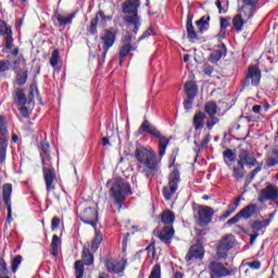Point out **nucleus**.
Returning <instances> with one entry per match:
<instances>
[{
    "instance_id": "nucleus-1",
    "label": "nucleus",
    "mask_w": 278,
    "mask_h": 278,
    "mask_svg": "<svg viewBox=\"0 0 278 278\" xmlns=\"http://www.w3.org/2000/svg\"><path fill=\"white\" fill-rule=\"evenodd\" d=\"M135 157L139 164V173H142L146 177H153L157 173V154L153 149L138 147L135 151Z\"/></svg>"
},
{
    "instance_id": "nucleus-2",
    "label": "nucleus",
    "mask_w": 278,
    "mask_h": 278,
    "mask_svg": "<svg viewBox=\"0 0 278 278\" xmlns=\"http://www.w3.org/2000/svg\"><path fill=\"white\" fill-rule=\"evenodd\" d=\"M128 194H131L129 182L125 181L123 178H116L110 188V197L113 199L118 210L123 208V203H125Z\"/></svg>"
},
{
    "instance_id": "nucleus-3",
    "label": "nucleus",
    "mask_w": 278,
    "mask_h": 278,
    "mask_svg": "<svg viewBox=\"0 0 278 278\" xmlns=\"http://www.w3.org/2000/svg\"><path fill=\"white\" fill-rule=\"evenodd\" d=\"M138 8H140V0H126L123 9L124 13L128 14L125 17L128 29H132L135 36L140 29V16H138Z\"/></svg>"
},
{
    "instance_id": "nucleus-4",
    "label": "nucleus",
    "mask_w": 278,
    "mask_h": 278,
    "mask_svg": "<svg viewBox=\"0 0 278 278\" xmlns=\"http://www.w3.org/2000/svg\"><path fill=\"white\" fill-rule=\"evenodd\" d=\"M142 131H146V134H150V136H154V138H159V156L164 157V155H166V149L170 141L166 137H162L160 130H157V128L151 125V123H149V121L147 119L139 127L137 136L142 135Z\"/></svg>"
},
{
    "instance_id": "nucleus-5",
    "label": "nucleus",
    "mask_w": 278,
    "mask_h": 278,
    "mask_svg": "<svg viewBox=\"0 0 278 278\" xmlns=\"http://www.w3.org/2000/svg\"><path fill=\"white\" fill-rule=\"evenodd\" d=\"M192 14H188L187 16V37L189 40H197V34H203V31H207L210 27V15L202 16L199 21L195 22L198 27V31L194 30V26L192 25Z\"/></svg>"
},
{
    "instance_id": "nucleus-6",
    "label": "nucleus",
    "mask_w": 278,
    "mask_h": 278,
    "mask_svg": "<svg viewBox=\"0 0 278 278\" xmlns=\"http://www.w3.org/2000/svg\"><path fill=\"white\" fill-rule=\"evenodd\" d=\"M179 181H181V178L179 176V169L175 168L168 177V184L163 188V197L165 201H170L178 188H179Z\"/></svg>"
},
{
    "instance_id": "nucleus-7",
    "label": "nucleus",
    "mask_w": 278,
    "mask_h": 278,
    "mask_svg": "<svg viewBox=\"0 0 278 278\" xmlns=\"http://www.w3.org/2000/svg\"><path fill=\"white\" fill-rule=\"evenodd\" d=\"M84 264L92 266L94 264V256L90 253V249L84 247L81 252V261H76L74 264L76 278H84Z\"/></svg>"
},
{
    "instance_id": "nucleus-8",
    "label": "nucleus",
    "mask_w": 278,
    "mask_h": 278,
    "mask_svg": "<svg viewBox=\"0 0 278 278\" xmlns=\"http://www.w3.org/2000/svg\"><path fill=\"white\" fill-rule=\"evenodd\" d=\"M0 36H5L2 53H9L11 49H14V37H12V27L8 26V24L3 20H0Z\"/></svg>"
},
{
    "instance_id": "nucleus-9",
    "label": "nucleus",
    "mask_w": 278,
    "mask_h": 278,
    "mask_svg": "<svg viewBox=\"0 0 278 278\" xmlns=\"http://www.w3.org/2000/svg\"><path fill=\"white\" fill-rule=\"evenodd\" d=\"M233 244H236V237H233V235H228L224 237L219 241V245L217 247L218 260H227V255L230 249H233Z\"/></svg>"
},
{
    "instance_id": "nucleus-10",
    "label": "nucleus",
    "mask_w": 278,
    "mask_h": 278,
    "mask_svg": "<svg viewBox=\"0 0 278 278\" xmlns=\"http://www.w3.org/2000/svg\"><path fill=\"white\" fill-rule=\"evenodd\" d=\"M208 273L211 278L231 277V269L227 268L223 263L213 261L208 264Z\"/></svg>"
},
{
    "instance_id": "nucleus-11",
    "label": "nucleus",
    "mask_w": 278,
    "mask_h": 278,
    "mask_svg": "<svg viewBox=\"0 0 278 278\" xmlns=\"http://www.w3.org/2000/svg\"><path fill=\"white\" fill-rule=\"evenodd\" d=\"M8 153V127L3 122V117L0 116V164L5 162V155Z\"/></svg>"
},
{
    "instance_id": "nucleus-12",
    "label": "nucleus",
    "mask_w": 278,
    "mask_h": 278,
    "mask_svg": "<svg viewBox=\"0 0 278 278\" xmlns=\"http://www.w3.org/2000/svg\"><path fill=\"white\" fill-rule=\"evenodd\" d=\"M266 201H275L278 206V188L275 185H267L258 194V202L266 203Z\"/></svg>"
},
{
    "instance_id": "nucleus-13",
    "label": "nucleus",
    "mask_w": 278,
    "mask_h": 278,
    "mask_svg": "<svg viewBox=\"0 0 278 278\" xmlns=\"http://www.w3.org/2000/svg\"><path fill=\"white\" fill-rule=\"evenodd\" d=\"M198 214V225L200 227H207L214 218V210L210 206H200L197 211Z\"/></svg>"
},
{
    "instance_id": "nucleus-14",
    "label": "nucleus",
    "mask_w": 278,
    "mask_h": 278,
    "mask_svg": "<svg viewBox=\"0 0 278 278\" xmlns=\"http://www.w3.org/2000/svg\"><path fill=\"white\" fill-rule=\"evenodd\" d=\"M100 40L103 49L102 59L105 60L108 52L114 47V42H116V34L105 29Z\"/></svg>"
},
{
    "instance_id": "nucleus-15",
    "label": "nucleus",
    "mask_w": 278,
    "mask_h": 278,
    "mask_svg": "<svg viewBox=\"0 0 278 278\" xmlns=\"http://www.w3.org/2000/svg\"><path fill=\"white\" fill-rule=\"evenodd\" d=\"M42 175L46 190L49 194V192H53V190H55V186H58V174H55V168H45Z\"/></svg>"
},
{
    "instance_id": "nucleus-16",
    "label": "nucleus",
    "mask_w": 278,
    "mask_h": 278,
    "mask_svg": "<svg viewBox=\"0 0 278 278\" xmlns=\"http://www.w3.org/2000/svg\"><path fill=\"white\" fill-rule=\"evenodd\" d=\"M80 220H83L85 225H91V227L96 229L97 223H99V213L92 207L85 208L80 214Z\"/></svg>"
},
{
    "instance_id": "nucleus-17",
    "label": "nucleus",
    "mask_w": 278,
    "mask_h": 278,
    "mask_svg": "<svg viewBox=\"0 0 278 278\" xmlns=\"http://www.w3.org/2000/svg\"><path fill=\"white\" fill-rule=\"evenodd\" d=\"M238 166H255L257 164V160L249 150L241 149L238 154Z\"/></svg>"
},
{
    "instance_id": "nucleus-18",
    "label": "nucleus",
    "mask_w": 278,
    "mask_h": 278,
    "mask_svg": "<svg viewBox=\"0 0 278 278\" xmlns=\"http://www.w3.org/2000/svg\"><path fill=\"white\" fill-rule=\"evenodd\" d=\"M260 79H262V74L260 73V68L255 66H251L248 70V74L243 81L244 86H260Z\"/></svg>"
},
{
    "instance_id": "nucleus-19",
    "label": "nucleus",
    "mask_w": 278,
    "mask_h": 278,
    "mask_svg": "<svg viewBox=\"0 0 278 278\" xmlns=\"http://www.w3.org/2000/svg\"><path fill=\"white\" fill-rule=\"evenodd\" d=\"M106 270L112 273L113 275H121V273H125V268L127 266V260L122 258L121 261H111L108 260L105 263Z\"/></svg>"
},
{
    "instance_id": "nucleus-20",
    "label": "nucleus",
    "mask_w": 278,
    "mask_h": 278,
    "mask_svg": "<svg viewBox=\"0 0 278 278\" xmlns=\"http://www.w3.org/2000/svg\"><path fill=\"white\" fill-rule=\"evenodd\" d=\"M242 5L239 10L244 14V18L249 21L253 18V14H255V10H257V3L260 0H242Z\"/></svg>"
},
{
    "instance_id": "nucleus-21",
    "label": "nucleus",
    "mask_w": 278,
    "mask_h": 278,
    "mask_svg": "<svg viewBox=\"0 0 278 278\" xmlns=\"http://www.w3.org/2000/svg\"><path fill=\"white\" fill-rule=\"evenodd\" d=\"M2 198L8 210V220H10L12 218V184L3 185Z\"/></svg>"
},
{
    "instance_id": "nucleus-22",
    "label": "nucleus",
    "mask_w": 278,
    "mask_h": 278,
    "mask_svg": "<svg viewBox=\"0 0 278 278\" xmlns=\"http://www.w3.org/2000/svg\"><path fill=\"white\" fill-rule=\"evenodd\" d=\"M204 256L205 250L203 249V245L194 244L189 249L186 255V262H192V260H203Z\"/></svg>"
},
{
    "instance_id": "nucleus-23",
    "label": "nucleus",
    "mask_w": 278,
    "mask_h": 278,
    "mask_svg": "<svg viewBox=\"0 0 278 278\" xmlns=\"http://www.w3.org/2000/svg\"><path fill=\"white\" fill-rule=\"evenodd\" d=\"M262 212V208L257 204H249L245 207H243L239 214H241V217L244 218V220H249V218H252V216H256V214H260Z\"/></svg>"
},
{
    "instance_id": "nucleus-24",
    "label": "nucleus",
    "mask_w": 278,
    "mask_h": 278,
    "mask_svg": "<svg viewBox=\"0 0 278 278\" xmlns=\"http://www.w3.org/2000/svg\"><path fill=\"white\" fill-rule=\"evenodd\" d=\"M223 55H227V47L225 43H220L217 49L212 51L208 62H211V64H216L223 58Z\"/></svg>"
},
{
    "instance_id": "nucleus-25",
    "label": "nucleus",
    "mask_w": 278,
    "mask_h": 278,
    "mask_svg": "<svg viewBox=\"0 0 278 278\" xmlns=\"http://www.w3.org/2000/svg\"><path fill=\"white\" fill-rule=\"evenodd\" d=\"M175 236V229L173 226H165L160 232L159 238L164 244H170L173 237Z\"/></svg>"
},
{
    "instance_id": "nucleus-26",
    "label": "nucleus",
    "mask_w": 278,
    "mask_h": 278,
    "mask_svg": "<svg viewBox=\"0 0 278 278\" xmlns=\"http://www.w3.org/2000/svg\"><path fill=\"white\" fill-rule=\"evenodd\" d=\"M247 17H244V13L242 12L241 9H239V14H237L233 18H232V25L236 29V31H242L243 27H244V23H247Z\"/></svg>"
},
{
    "instance_id": "nucleus-27",
    "label": "nucleus",
    "mask_w": 278,
    "mask_h": 278,
    "mask_svg": "<svg viewBox=\"0 0 278 278\" xmlns=\"http://www.w3.org/2000/svg\"><path fill=\"white\" fill-rule=\"evenodd\" d=\"M204 121H205V113L203 112L195 113V115L193 116V126L195 131H199V129H203Z\"/></svg>"
},
{
    "instance_id": "nucleus-28",
    "label": "nucleus",
    "mask_w": 278,
    "mask_h": 278,
    "mask_svg": "<svg viewBox=\"0 0 278 278\" xmlns=\"http://www.w3.org/2000/svg\"><path fill=\"white\" fill-rule=\"evenodd\" d=\"M185 92L187 94V98L194 99L198 92L197 84H194L193 81H187L185 84Z\"/></svg>"
},
{
    "instance_id": "nucleus-29",
    "label": "nucleus",
    "mask_w": 278,
    "mask_h": 278,
    "mask_svg": "<svg viewBox=\"0 0 278 278\" xmlns=\"http://www.w3.org/2000/svg\"><path fill=\"white\" fill-rule=\"evenodd\" d=\"M60 244H62V240L60 239V237H58V235H54L52 237V242L50 244L51 255L53 257H58V253L60 251Z\"/></svg>"
},
{
    "instance_id": "nucleus-30",
    "label": "nucleus",
    "mask_w": 278,
    "mask_h": 278,
    "mask_svg": "<svg viewBox=\"0 0 278 278\" xmlns=\"http://www.w3.org/2000/svg\"><path fill=\"white\" fill-rule=\"evenodd\" d=\"M99 16L101 18H105V14L103 12H99L93 20H91L90 26L87 29L88 34L94 36L97 34V25L99 24Z\"/></svg>"
},
{
    "instance_id": "nucleus-31",
    "label": "nucleus",
    "mask_w": 278,
    "mask_h": 278,
    "mask_svg": "<svg viewBox=\"0 0 278 278\" xmlns=\"http://www.w3.org/2000/svg\"><path fill=\"white\" fill-rule=\"evenodd\" d=\"M161 220L164 225H169V227H173V224L175 223V213L172 211L163 212Z\"/></svg>"
},
{
    "instance_id": "nucleus-32",
    "label": "nucleus",
    "mask_w": 278,
    "mask_h": 278,
    "mask_svg": "<svg viewBox=\"0 0 278 278\" xmlns=\"http://www.w3.org/2000/svg\"><path fill=\"white\" fill-rule=\"evenodd\" d=\"M15 104H16V108L21 105H27V97L25 96V92L23 91V89H16Z\"/></svg>"
},
{
    "instance_id": "nucleus-33",
    "label": "nucleus",
    "mask_w": 278,
    "mask_h": 278,
    "mask_svg": "<svg viewBox=\"0 0 278 278\" xmlns=\"http://www.w3.org/2000/svg\"><path fill=\"white\" fill-rule=\"evenodd\" d=\"M278 164V147L271 149V157L267 159L266 166L271 168V166H277Z\"/></svg>"
},
{
    "instance_id": "nucleus-34",
    "label": "nucleus",
    "mask_w": 278,
    "mask_h": 278,
    "mask_svg": "<svg viewBox=\"0 0 278 278\" xmlns=\"http://www.w3.org/2000/svg\"><path fill=\"white\" fill-rule=\"evenodd\" d=\"M73 18H75V14L67 15V16H64L62 14L56 15V21L59 25H63V26L71 25V23H73Z\"/></svg>"
},
{
    "instance_id": "nucleus-35",
    "label": "nucleus",
    "mask_w": 278,
    "mask_h": 278,
    "mask_svg": "<svg viewBox=\"0 0 278 278\" xmlns=\"http://www.w3.org/2000/svg\"><path fill=\"white\" fill-rule=\"evenodd\" d=\"M270 225V219L256 220L252 224L253 231H262V229Z\"/></svg>"
},
{
    "instance_id": "nucleus-36",
    "label": "nucleus",
    "mask_w": 278,
    "mask_h": 278,
    "mask_svg": "<svg viewBox=\"0 0 278 278\" xmlns=\"http://www.w3.org/2000/svg\"><path fill=\"white\" fill-rule=\"evenodd\" d=\"M204 111L208 116H216V112H218V105L216 102H207L204 106Z\"/></svg>"
},
{
    "instance_id": "nucleus-37",
    "label": "nucleus",
    "mask_w": 278,
    "mask_h": 278,
    "mask_svg": "<svg viewBox=\"0 0 278 278\" xmlns=\"http://www.w3.org/2000/svg\"><path fill=\"white\" fill-rule=\"evenodd\" d=\"M131 51V46L129 43H124L119 50V64H123L125 58L129 55Z\"/></svg>"
},
{
    "instance_id": "nucleus-38",
    "label": "nucleus",
    "mask_w": 278,
    "mask_h": 278,
    "mask_svg": "<svg viewBox=\"0 0 278 278\" xmlns=\"http://www.w3.org/2000/svg\"><path fill=\"white\" fill-rule=\"evenodd\" d=\"M40 155L42 162V172H45V168H53V164L51 163V154L40 153Z\"/></svg>"
},
{
    "instance_id": "nucleus-39",
    "label": "nucleus",
    "mask_w": 278,
    "mask_h": 278,
    "mask_svg": "<svg viewBox=\"0 0 278 278\" xmlns=\"http://www.w3.org/2000/svg\"><path fill=\"white\" fill-rule=\"evenodd\" d=\"M232 177L237 179V181H240L244 177V166L238 165L237 167L232 168Z\"/></svg>"
},
{
    "instance_id": "nucleus-40",
    "label": "nucleus",
    "mask_w": 278,
    "mask_h": 278,
    "mask_svg": "<svg viewBox=\"0 0 278 278\" xmlns=\"http://www.w3.org/2000/svg\"><path fill=\"white\" fill-rule=\"evenodd\" d=\"M101 242H103V233H101V231H96V237L92 241L91 250L97 251V249H99Z\"/></svg>"
},
{
    "instance_id": "nucleus-41",
    "label": "nucleus",
    "mask_w": 278,
    "mask_h": 278,
    "mask_svg": "<svg viewBox=\"0 0 278 278\" xmlns=\"http://www.w3.org/2000/svg\"><path fill=\"white\" fill-rule=\"evenodd\" d=\"M16 83L18 86H24V84H27V71L17 73Z\"/></svg>"
},
{
    "instance_id": "nucleus-42",
    "label": "nucleus",
    "mask_w": 278,
    "mask_h": 278,
    "mask_svg": "<svg viewBox=\"0 0 278 278\" xmlns=\"http://www.w3.org/2000/svg\"><path fill=\"white\" fill-rule=\"evenodd\" d=\"M59 62H60V50H54L50 58V65L53 68H55Z\"/></svg>"
},
{
    "instance_id": "nucleus-43",
    "label": "nucleus",
    "mask_w": 278,
    "mask_h": 278,
    "mask_svg": "<svg viewBox=\"0 0 278 278\" xmlns=\"http://www.w3.org/2000/svg\"><path fill=\"white\" fill-rule=\"evenodd\" d=\"M229 27V20L222 17L220 18V34L219 38H225L226 29Z\"/></svg>"
},
{
    "instance_id": "nucleus-44",
    "label": "nucleus",
    "mask_w": 278,
    "mask_h": 278,
    "mask_svg": "<svg viewBox=\"0 0 278 278\" xmlns=\"http://www.w3.org/2000/svg\"><path fill=\"white\" fill-rule=\"evenodd\" d=\"M149 278H162V267L160 265H154L152 267Z\"/></svg>"
},
{
    "instance_id": "nucleus-45",
    "label": "nucleus",
    "mask_w": 278,
    "mask_h": 278,
    "mask_svg": "<svg viewBox=\"0 0 278 278\" xmlns=\"http://www.w3.org/2000/svg\"><path fill=\"white\" fill-rule=\"evenodd\" d=\"M21 262H23V256L17 255L12 261V271L16 273L18 270V266H21Z\"/></svg>"
},
{
    "instance_id": "nucleus-46",
    "label": "nucleus",
    "mask_w": 278,
    "mask_h": 278,
    "mask_svg": "<svg viewBox=\"0 0 278 278\" xmlns=\"http://www.w3.org/2000/svg\"><path fill=\"white\" fill-rule=\"evenodd\" d=\"M217 123H218V117H216V115H208V118L206 121L207 129H212V127H214V125H217Z\"/></svg>"
},
{
    "instance_id": "nucleus-47",
    "label": "nucleus",
    "mask_w": 278,
    "mask_h": 278,
    "mask_svg": "<svg viewBox=\"0 0 278 278\" xmlns=\"http://www.w3.org/2000/svg\"><path fill=\"white\" fill-rule=\"evenodd\" d=\"M5 275H8V264L0 257V277H5Z\"/></svg>"
},
{
    "instance_id": "nucleus-48",
    "label": "nucleus",
    "mask_w": 278,
    "mask_h": 278,
    "mask_svg": "<svg viewBox=\"0 0 278 278\" xmlns=\"http://www.w3.org/2000/svg\"><path fill=\"white\" fill-rule=\"evenodd\" d=\"M245 266L252 270H260V268H262V263L260 261L247 262Z\"/></svg>"
},
{
    "instance_id": "nucleus-49",
    "label": "nucleus",
    "mask_w": 278,
    "mask_h": 278,
    "mask_svg": "<svg viewBox=\"0 0 278 278\" xmlns=\"http://www.w3.org/2000/svg\"><path fill=\"white\" fill-rule=\"evenodd\" d=\"M10 71V61L0 60V73H8Z\"/></svg>"
},
{
    "instance_id": "nucleus-50",
    "label": "nucleus",
    "mask_w": 278,
    "mask_h": 278,
    "mask_svg": "<svg viewBox=\"0 0 278 278\" xmlns=\"http://www.w3.org/2000/svg\"><path fill=\"white\" fill-rule=\"evenodd\" d=\"M17 110L24 118H29L30 112L29 109H27L25 105L17 106Z\"/></svg>"
},
{
    "instance_id": "nucleus-51",
    "label": "nucleus",
    "mask_w": 278,
    "mask_h": 278,
    "mask_svg": "<svg viewBox=\"0 0 278 278\" xmlns=\"http://www.w3.org/2000/svg\"><path fill=\"white\" fill-rule=\"evenodd\" d=\"M224 157L229 162H236V153L231 150L224 151Z\"/></svg>"
},
{
    "instance_id": "nucleus-52",
    "label": "nucleus",
    "mask_w": 278,
    "mask_h": 278,
    "mask_svg": "<svg viewBox=\"0 0 278 278\" xmlns=\"http://www.w3.org/2000/svg\"><path fill=\"white\" fill-rule=\"evenodd\" d=\"M210 140H212V135L207 134L201 142V149H207V144H210Z\"/></svg>"
},
{
    "instance_id": "nucleus-53",
    "label": "nucleus",
    "mask_w": 278,
    "mask_h": 278,
    "mask_svg": "<svg viewBox=\"0 0 278 278\" xmlns=\"http://www.w3.org/2000/svg\"><path fill=\"white\" fill-rule=\"evenodd\" d=\"M149 36H153V28H148L138 39V41L140 42V40H144L146 38H149Z\"/></svg>"
},
{
    "instance_id": "nucleus-54",
    "label": "nucleus",
    "mask_w": 278,
    "mask_h": 278,
    "mask_svg": "<svg viewBox=\"0 0 278 278\" xmlns=\"http://www.w3.org/2000/svg\"><path fill=\"white\" fill-rule=\"evenodd\" d=\"M242 218V215L238 213L236 216L231 217L228 222L227 225H236Z\"/></svg>"
},
{
    "instance_id": "nucleus-55",
    "label": "nucleus",
    "mask_w": 278,
    "mask_h": 278,
    "mask_svg": "<svg viewBox=\"0 0 278 278\" xmlns=\"http://www.w3.org/2000/svg\"><path fill=\"white\" fill-rule=\"evenodd\" d=\"M60 227V218L59 217H53L52 223H51V229L54 231V229H58Z\"/></svg>"
},
{
    "instance_id": "nucleus-56",
    "label": "nucleus",
    "mask_w": 278,
    "mask_h": 278,
    "mask_svg": "<svg viewBox=\"0 0 278 278\" xmlns=\"http://www.w3.org/2000/svg\"><path fill=\"white\" fill-rule=\"evenodd\" d=\"M185 110L190 111L192 110V99L187 98L184 102Z\"/></svg>"
},
{
    "instance_id": "nucleus-57",
    "label": "nucleus",
    "mask_w": 278,
    "mask_h": 278,
    "mask_svg": "<svg viewBox=\"0 0 278 278\" xmlns=\"http://www.w3.org/2000/svg\"><path fill=\"white\" fill-rule=\"evenodd\" d=\"M236 211L233 208H231L230 206H228V211H226L223 215H222V218L223 220H225V218H229V216L231 214H233Z\"/></svg>"
},
{
    "instance_id": "nucleus-58",
    "label": "nucleus",
    "mask_w": 278,
    "mask_h": 278,
    "mask_svg": "<svg viewBox=\"0 0 278 278\" xmlns=\"http://www.w3.org/2000/svg\"><path fill=\"white\" fill-rule=\"evenodd\" d=\"M203 71H204L205 75H212V73H214V67L210 64H206V65H204Z\"/></svg>"
},
{
    "instance_id": "nucleus-59",
    "label": "nucleus",
    "mask_w": 278,
    "mask_h": 278,
    "mask_svg": "<svg viewBox=\"0 0 278 278\" xmlns=\"http://www.w3.org/2000/svg\"><path fill=\"white\" fill-rule=\"evenodd\" d=\"M239 206H240V198H236L235 202L229 205V207L231 210H233L235 212H236V210H238Z\"/></svg>"
},
{
    "instance_id": "nucleus-60",
    "label": "nucleus",
    "mask_w": 278,
    "mask_h": 278,
    "mask_svg": "<svg viewBox=\"0 0 278 278\" xmlns=\"http://www.w3.org/2000/svg\"><path fill=\"white\" fill-rule=\"evenodd\" d=\"M49 143H41V153H49Z\"/></svg>"
},
{
    "instance_id": "nucleus-61",
    "label": "nucleus",
    "mask_w": 278,
    "mask_h": 278,
    "mask_svg": "<svg viewBox=\"0 0 278 278\" xmlns=\"http://www.w3.org/2000/svg\"><path fill=\"white\" fill-rule=\"evenodd\" d=\"M260 170H262V166H257L251 175V179H255V175H257V173H260Z\"/></svg>"
},
{
    "instance_id": "nucleus-62",
    "label": "nucleus",
    "mask_w": 278,
    "mask_h": 278,
    "mask_svg": "<svg viewBox=\"0 0 278 278\" xmlns=\"http://www.w3.org/2000/svg\"><path fill=\"white\" fill-rule=\"evenodd\" d=\"M252 112H254V114H260V112H262V105H254Z\"/></svg>"
},
{
    "instance_id": "nucleus-63",
    "label": "nucleus",
    "mask_w": 278,
    "mask_h": 278,
    "mask_svg": "<svg viewBox=\"0 0 278 278\" xmlns=\"http://www.w3.org/2000/svg\"><path fill=\"white\" fill-rule=\"evenodd\" d=\"M146 251H149V252L152 251V253H155V243H151V244L146 249Z\"/></svg>"
},
{
    "instance_id": "nucleus-64",
    "label": "nucleus",
    "mask_w": 278,
    "mask_h": 278,
    "mask_svg": "<svg viewBox=\"0 0 278 278\" xmlns=\"http://www.w3.org/2000/svg\"><path fill=\"white\" fill-rule=\"evenodd\" d=\"M98 278H110V275L105 274V273H101Z\"/></svg>"
}]
</instances>
